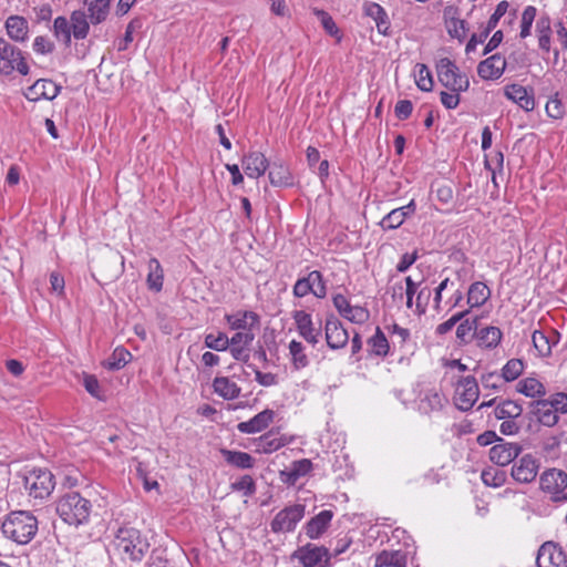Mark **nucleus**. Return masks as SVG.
Segmentation results:
<instances>
[{"instance_id": "obj_45", "label": "nucleus", "mask_w": 567, "mask_h": 567, "mask_svg": "<svg viewBox=\"0 0 567 567\" xmlns=\"http://www.w3.org/2000/svg\"><path fill=\"white\" fill-rule=\"evenodd\" d=\"M288 348L292 367L296 370L303 369L309 364L308 357L305 352V347L300 341L291 340Z\"/></svg>"}, {"instance_id": "obj_22", "label": "nucleus", "mask_w": 567, "mask_h": 567, "mask_svg": "<svg viewBox=\"0 0 567 567\" xmlns=\"http://www.w3.org/2000/svg\"><path fill=\"white\" fill-rule=\"evenodd\" d=\"M506 69V60L501 54H494L477 65V74L483 80H497L499 79Z\"/></svg>"}, {"instance_id": "obj_36", "label": "nucleus", "mask_w": 567, "mask_h": 567, "mask_svg": "<svg viewBox=\"0 0 567 567\" xmlns=\"http://www.w3.org/2000/svg\"><path fill=\"white\" fill-rule=\"evenodd\" d=\"M517 391L528 398H542L546 394L545 385L536 378H525L517 383Z\"/></svg>"}, {"instance_id": "obj_30", "label": "nucleus", "mask_w": 567, "mask_h": 567, "mask_svg": "<svg viewBox=\"0 0 567 567\" xmlns=\"http://www.w3.org/2000/svg\"><path fill=\"white\" fill-rule=\"evenodd\" d=\"M214 392L224 400H235L240 395L241 389L227 377H216L213 381Z\"/></svg>"}, {"instance_id": "obj_32", "label": "nucleus", "mask_w": 567, "mask_h": 567, "mask_svg": "<svg viewBox=\"0 0 567 567\" xmlns=\"http://www.w3.org/2000/svg\"><path fill=\"white\" fill-rule=\"evenodd\" d=\"M491 289L482 281L473 282L467 290V305L470 309L483 306L491 298Z\"/></svg>"}, {"instance_id": "obj_59", "label": "nucleus", "mask_w": 567, "mask_h": 567, "mask_svg": "<svg viewBox=\"0 0 567 567\" xmlns=\"http://www.w3.org/2000/svg\"><path fill=\"white\" fill-rule=\"evenodd\" d=\"M404 298L405 305L409 309L414 306V296L419 291L420 284L415 282L411 276L405 277Z\"/></svg>"}, {"instance_id": "obj_50", "label": "nucleus", "mask_w": 567, "mask_h": 567, "mask_svg": "<svg viewBox=\"0 0 567 567\" xmlns=\"http://www.w3.org/2000/svg\"><path fill=\"white\" fill-rule=\"evenodd\" d=\"M537 14V9L534 6H527L523 13L520 20V32L519 37L522 39H526L532 33V27L535 21Z\"/></svg>"}, {"instance_id": "obj_27", "label": "nucleus", "mask_w": 567, "mask_h": 567, "mask_svg": "<svg viewBox=\"0 0 567 567\" xmlns=\"http://www.w3.org/2000/svg\"><path fill=\"white\" fill-rule=\"evenodd\" d=\"M333 512L330 509H323L315 517H312L305 525V533L310 539H318L329 527Z\"/></svg>"}, {"instance_id": "obj_33", "label": "nucleus", "mask_w": 567, "mask_h": 567, "mask_svg": "<svg viewBox=\"0 0 567 567\" xmlns=\"http://www.w3.org/2000/svg\"><path fill=\"white\" fill-rule=\"evenodd\" d=\"M220 453L227 464L237 468L248 470L255 466V460L249 453L226 449H223Z\"/></svg>"}, {"instance_id": "obj_8", "label": "nucleus", "mask_w": 567, "mask_h": 567, "mask_svg": "<svg viewBox=\"0 0 567 567\" xmlns=\"http://www.w3.org/2000/svg\"><path fill=\"white\" fill-rule=\"evenodd\" d=\"M291 559H297L301 567H331L329 549L311 543L296 549L291 555Z\"/></svg>"}, {"instance_id": "obj_41", "label": "nucleus", "mask_w": 567, "mask_h": 567, "mask_svg": "<svg viewBox=\"0 0 567 567\" xmlns=\"http://www.w3.org/2000/svg\"><path fill=\"white\" fill-rule=\"evenodd\" d=\"M72 35L76 40H83L89 33V22L83 11H74L71 14Z\"/></svg>"}, {"instance_id": "obj_37", "label": "nucleus", "mask_w": 567, "mask_h": 567, "mask_svg": "<svg viewBox=\"0 0 567 567\" xmlns=\"http://www.w3.org/2000/svg\"><path fill=\"white\" fill-rule=\"evenodd\" d=\"M111 0H85L90 20L93 24L101 23L109 14Z\"/></svg>"}, {"instance_id": "obj_20", "label": "nucleus", "mask_w": 567, "mask_h": 567, "mask_svg": "<svg viewBox=\"0 0 567 567\" xmlns=\"http://www.w3.org/2000/svg\"><path fill=\"white\" fill-rule=\"evenodd\" d=\"M538 463L534 456L526 454L512 467V476L519 483H530L537 476Z\"/></svg>"}, {"instance_id": "obj_38", "label": "nucleus", "mask_w": 567, "mask_h": 567, "mask_svg": "<svg viewBox=\"0 0 567 567\" xmlns=\"http://www.w3.org/2000/svg\"><path fill=\"white\" fill-rule=\"evenodd\" d=\"M270 184L276 187L291 186L293 177L289 168L285 165H274L268 174Z\"/></svg>"}, {"instance_id": "obj_6", "label": "nucleus", "mask_w": 567, "mask_h": 567, "mask_svg": "<svg viewBox=\"0 0 567 567\" xmlns=\"http://www.w3.org/2000/svg\"><path fill=\"white\" fill-rule=\"evenodd\" d=\"M13 71L27 75L29 73V65L19 48L0 38V74L10 75Z\"/></svg>"}, {"instance_id": "obj_64", "label": "nucleus", "mask_w": 567, "mask_h": 567, "mask_svg": "<svg viewBox=\"0 0 567 567\" xmlns=\"http://www.w3.org/2000/svg\"><path fill=\"white\" fill-rule=\"evenodd\" d=\"M32 48L38 54H49L53 52L54 44L49 38L39 35L34 39Z\"/></svg>"}, {"instance_id": "obj_48", "label": "nucleus", "mask_w": 567, "mask_h": 567, "mask_svg": "<svg viewBox=\"0 0 567 567\" xmlns=\"http://www.w3.org/2000/svg\"><path fill=\"white\" fill-rule=\"evenodd\" d=\"M368 344L370 351L377 355L385 357L389 352V341L380 328H377L375 333L369 339Z\"/></svg>"}, {"instance_id": "obj_31", "label": "nucleus", "mask_w": 567, "mask_h": 567, "mask_svg": "<svg viewBox=\"0 0 567 567\" xmlns=\"http://www.w3.org/2000/svg\"><path fill=\"white\" fill-rule=\"evenodd\" d=\"M8 35L17 42H24L28 39V21L20 16H10L6 21Z\"/></svg>"}, {"instance_id": "obj_5", "label": "nucleus", "mask_w": 567, "mask_h": 567, "mask_svg": "<svg viewBox=\"0 0 567 567\" xmlns=\"http://www.w3.org/2000/svg\"><path fill=\"white\" fill-rule=\"evenodd\" d=\"M540 488L550 495L555 503H567V473L558 468H547L539 478Z\"/></svg>"}, {"instance_id": "obj_12", "label": "nucleus", "mask_w": 567, "mask_h": 567, "mask_svg": "<svg viewBox=\"0 0 567 567\" xmlns=\"http://www.w3.org/2000/svg\"><path fill=\"white\" fill-rule=\"evenodd\" d=\"M536 565L537 567H567V555L559 544L546 542L538 549Z\"/></svg>"}, {"instance_id": "obj_43", "label": "nucleus", "mask_w": 567, "mask_h": 567, "mask_svg": "<svg viewBox=\"0 0 567 567\" xmlns=\"http://www.w3.org/2000/svg\"><path fill=\"white\" fill-rule=\"evenodd\" d=\"M477 327V318L473 320L465 319L456 328V339L460 344H467L475 339V331Z\"/></svg>"}, {"instance_id": "obj_14", "label": "nucleus", "mask_w": 567, "mask_h": 567, "mask_svg": "<svg viewBox=\"0 0 567 567\" xmlns=\"http://www.w3.org/2000/svg\"><path fill=\"white\" fill-rule=\"evenodd\" d=\"M324 334L327 344L332 350L342 349L349 342L348 331L343 328L341 321L333 315L326 319Z\"/></svg>"}, {"instance_id": "obj_26", "label": "nucleus", "mask_w": 567, "mask_h": 567, "mask_svg": "<svg viewBox=\"0 0 567 567\" xmlns=\"http://www.w3.org/2000/svg\"><path fill=\"white\" fill-rule=\"evenodd\" d=\"M474 334L477 347L485 350L497 348L503 339L502 330L495 326L478 328Z\"/></svg>"}, {"instance_id": "obj_52", "label": "nucleus", "mask_w": 567, "mask_h": 567, "mask_svg": "<svg viewBox=\"0 0 567 567\" xmlns=\"http://www.w3.org/2000/svg\"><path fill=\"white\" fill-rule=\"evenodd\" d=\"M341 317L352 323L363 324L369 320L370 313L364 307L351 305Z\"/></svg>"}, {"instance_id": "obj_49", "label": "nucleus", "mask_w": 567, "mask_h": 567, "mask_svg": "<svg viewBox=\"0 0 567 567\" xmlns=\"http://www.w3.org/2000/svg\"><path fill=\"white\" fill-rule=\"evenodd\" d=\"M485 168L492 173V182L496 185V173L504 169V154L502 151H495L491 155H485Z\"/></svg>"}, {"instance_id": "obj_23", "label": "nucleus", "mask_w": 567, "mask_h": 567, "mask_svg": "<svg viewBox=\"0 0 567 567\" xmlns=\"http://www.w3.org/2000/svg\"><path fill=\"white\" fill-rule=\"evenodd\" d=\"M291 442L286 435L278 431L270 430L256 440V451L258 453L270 454Z\"/></svg>"}, {"instance_id": "obj_1", "label": "nucleus", "mask_w": 567, "mask_h": 567, "mask_svg": "<svg viewBox=\"0 0 567 567\" xmlns=\"http://www.w3.org/2000/svg\"><path fill=\"white\" fill-rule=\"evenodd\" d=\"M3 535L20 545L30 543L38 532V519L28 511H14L1 525Z\"/></svg>"}, {"instance_id": "obj_58", "label": "nucleus", "mask_w": 567, "mask_h": 567, "mask_svg": "<svg viewBox=\"0 0 567 567\" xmlns=\"http://www.w3.org/2000/svg\"><path fill=\"white\" fill-rule=\"evenodd\" d=\"M546 400L558 415L559 413L567 414V394L565 392L554 393Z\"/></svg>"}, {"instance_id": "obj_40", "label": "nucleus", "mask_w": 567, "mask_h": 567, "mask_svg": "<svg viewBox=\"0 0 567 567\" xmlns=\"http://www.w3.org/2000/svg\"><path fill=\"white\" fill-rule=\"evenodd\" d=\"M53 34L58 41L69 47L71 44L72 27L71 20L65 17H58L53 22Z\"/></svg>"}, {"instance_id": "obj_19", "label": "nucleus", "mask_w": 567, "mask_h": 567, "mask_svg": "<svg viewBox=\"0 0 567 567\" xmlns=\"http://www.w3.org/2000/svg\"><path fill=\"white\" fill-rule=\"evenodd\" d=\"M255 339L254 332H236L229 339V351L231 357L240 362L248 363L250 354L249 347Z\"/></svg>"}, {"instance_id": "obj_61", "label": "nucleus", "mask_w": 567, "mask_h": 567, "mask_svg": "<svg viewBox=\"0 0 567 567\" xmlns=\"http://www.w3.org/2000/svg\"><path fill=\"white\" fill-rule=\"evenodd\" d=\"M431 296L432 291L427 287H424L417 291L414 300L417 313H425Z\"/></svg>"}, {"instance_id": "obj_24", "label": "nucleus", "mask_w": 567, "mask_h": 567, "mask_svg": "<svg viewBox=\"0 0 567 567\" xmlns=\"http://www.w3.org/2000/svg\"><path fill=\"white\" fill-rule=\"evenodd\" d=\"M241 166L249 178H259L269 167V162L261 152H249L244 155Z\"/></svg>"}, {"instance_id": "obj_28", "label": "nucleus", "mask_w": 567, "mask_h": 567, "mask_svg": "<svg viewBox=\"0 0 567 567\" xmlns=\"http://www.w3.org/2000/svg\"><path fill=\"white\" fill-rule=\"evenodd\" d=\"M532 412L536 420L544 426H555L559 421V415L546 399H539L532 403Z\"/></svg>"}, {"instance_id": "obj_57", "label": "nucleus", "mask_w": 567, "mask_h": 567, "mask_svg": "<svg viewBox=\"0 0 567 567\" xmlns=\"http://www.w3.org/2000/svg\"><path fill=\"white\" fill-rule=\"evenodd\" d=\"M482 481L487 486L498 487L504 483L505 474L496 470L483 471Z\"/></svg>"}, {"instance_id": "obj_13", "label": "nucleus", "mask_w": 567, "mask_h": 567, "mask_svg": "<svg viewBox=\"0 0 567 567\" xmlns=\"http://www.w3.org/2000/svg\"><path fill=\"white\" fill-rule=\"evenodd\" d=\"M297 331L308 343L316 346L321 338V327H316L310 313L305 310H295L291 315Z\"/></svg>"}, {"instance_id": "obj_21", "label": "nucleus", "mask_w": 567, "mask_h": 567, "mask_svg": "<svg viewBox=\"0 0 567 567\" xmlns=\"http://www.w3.org/2000/svg\"><path fill=\"white\" fill-rule=\"evenodd\" d=\"M446 399L444 394L435 388H426L420 391L417 409L423 414H430L440 411Z\"/></svg>"}, {"instance_id": "obj_47", "label": "nucleus", "mask_w": 567, "mask_h": 567, "mask_svg": "<svg viewBox=\"0 0 567 567\" xmlns=\"http://www.w3.org/2000/svg\"><path fill=\"white\" fill-rule=\"evenodd\" d=\"M415 84L424 92H431L433 90V78L430 69L422 63L415 66Z\"/></svg>"}, {"instance_id": "obj_56", "label": "nucleus", "mask_w": 567, "mask_h": 567, "mask_svg": "<svg viewBox=\"0 0 567 567\" xmlns=\"http://www.w3.org/2000/svg\"><path fill=\"white\" fill-rule=\"evenodd\" d=\"M532 341L535 347V349L542 354V355H548L551 352V342L549 341L548 337L542 332V331H534L532 336Z\"/></svg>"}, {"instance_id": "obj_10", "label": "nucleus", "mask_w": 567, "mask_h": 567, "mask_svg": "<svg viewBox=\"0 0 567 567\" xmlns=\"http://www.w3.org/2000/svg\"><path fill=\"white\" fill-rule=\"evenodd\" d=\"M292 293L297 298L312 293L316 298L323 299L327 296V284L322 274L319 270H312L299 278L292 287Z\"/></svg>"}, {"instance_id": "obj_25", "label": "nucleus", "mask_w": 567, "mask_h": 567, "mask_svg": "<svg viewBox=\"0 0 567 567\" xmlns=\"http://www.w3.org/2000/svg\"><path fill=\"white\" fill-rule=\"evenodd\" d=\"M274 417L275 412L270 409H266L256 414L250 420L238 423L237 429L240 433L244 434H255L267 429L274 421Z\"/></svg>"}, {"instance_id": "obj_17", "label": "nucleus", "mask_w": 567, "mask_h": 567, "mask_svg": "<svg viewBox=\"0 0 567 567\" xmlns=\"http://www.w3.org/2000/svg\"><path fill=\"white\" fill-rule=\"evenodd\" d=\"M61 91V86H59L55 82L48 79L37 80L31 86H29L24 91V96L29 101H40V100H54Z\"/></svg>"}, {"instance_id": "obj_7", "label": "nucleus", "mask_w": 567, "mask_h": 567, "mask_svg": "<svg viewBox=\"0 0 567 567\" xmlns=\"http://www.w3.org/2000/svg\"><path fill=\"white\" fill-rule=\"evenodd\" d=\"M24 485L31 497L44 499L53 492L55 481L47 468H34L24 477Z\"/></svg>"}, {"instance_id": "obj_29", "label": "nucleus", "mask_w": 567, "mask_h": 567, "mask_svg": "<svg viewBox=\"0 0 567 567\" xmlns=\"http://www.w3.org/2000/svg\"><path fill=\"white\" fill-rule=\"evenodd\" d=\"M374 567H408L406 553L402 550H382L375 555Z\"/></svg>"}, {"instance_id": "obj_55", "label": "nucleus", "mask_w": 567, "mask_h": 567, "mask_svg": "<svg viewBox=\"0 0 567 567\" xmlns=\"http://www.w3.org/2000/svg\"><path fill=\"white\" fill-rule=\"evenodd\" d=\"M233 491L243 492L245 496H251L256 492V483L250 475H244L230 484Z\"/></svg>"}, {"instance_id": "obj_62", "label": "nucleus", "mask_w": 567, "mask_h": 567, "mask_svg": "<svg viewBox=\"0 0 567 567\" xmlns=\"http://www.w3.org/2000/svg\"><path fill=\"white\" fill-rule=\"evenodd\" d=\"M509 4L507 1H501L497 6H496V9L494 11V13L489 17L488 21H487V24H486V29L488 31L492 32V30H494L498 23V21L501 20V18L503 16H505V13L507 12V9H508Z\"/></svg>"}, {"instance_id": "obj_15", "label": "nucleus", "mask_w": 567, "mask_h": 567, "mask_svg": "<svg viewBox=\"0 0 567 567\" xmlns=\"http://www.w3.org/2000/svg\"><path fill=\"white\" fill-rule=\"evenodd\" d=\"M522 452L518 443L506 442L499 439V442L491 447L489 460L498 466H506L512 463Z\"/></svg>"}, {"instance_id": "obj_54", "label": "nucleus", "mask_w": 567, "mask_h": 567, "mask_svg": "<svg viewBox=\"0 0 567 567\" xmlns=\"http://www.w3.org/2000/svg\"><path fill=\"white\" fill-rule=\"evenodd\" d=\"M404 221L403 213L394 208L381 219L380 226L384 230H392L399 228Z\"/></svg>"}, {"instance_id": "obj_60", "label": "nucleus", "mask_w": 567, "mask_h": 567, "mask_svg": "<svg viewBox=\"0 0 567 567\" xmlns=\"http://www.w3.org/2000/svg\"><path fill=\"white\" fill-rule=\"evenodd\" d=\"M255 372L256 381L262 386H272L278 384V377L271 372H261L256 367L248 364Z\"/></svg>"}, {"instance_id": "obj_34", "label": "nucleus", "mask_w": 567, "mask_h": 567, "mask_svg": "<svg viewBox=\"0 0 567 567\" xmlns=\"http://www.w3.org/2000/svg\"><path fill=\"white\" fill-rule=\"evenodd\" d=\"M148 274L146 278L150 290L159 292L163 289L164 270L157 258H151L147 264Z\"/></svg>"}, {"instance_id": "obj_18", "label": "nucleus", "mask_w": 567, "mask_h": 567, "mask_svg": "<svg viewBox=\"0 0 567 567\" xmlns=\"http://www.w3.org/2000/svg\"><path fill=\"white\" fill-rule=\"evenodd\" d=\"M504 95L526 112H530L535 109L533 89H527L520 84L513 83L504 87Z\"/></svg>"}, {"instance_id": "obj_2", "label": "nucleus", "mask_w": 567, "mask_h": 567, "mask_svg": "<svg viewBox=\"0 0 567 567\" xmlns=\"http://www.w3.org/2000/svg\"><path fill=\"white\" fill-rule=\"evenodd\" d=\"M55 511L64 523L78 527L89 523L92 504L80 493L70 492L59 498Z\"/></svg>"}, {"instance_id": "obj_39", "label": "nucleus", "mask_w": 567, "mask_h": 567, "mask_svg": "<svg viewBox=\"0 0 567 567\" xmlns=\"http://www.w3.org/2000/svg\"><path fill=\"white\" fill-rule=\"evenodd\" d=\"M522 413V405L513 400L502 401L494 410V414L498 420L517 419Z\"/></svg>"}, {"instance_id": "obj_53", "label": "nucleus", "mask_w": 567, "mask_h": 567, "mask_svg": "<svg viewBox=\"0 0 567 567\" xmlns=\"http://www.w3.org/2000/svg\"><path fill=\"white\" fill-rule=\"evenodd\" d=\"M432 194L435 199L443 206L450 205L453 202V189L447 184L435 183L432 184Z\"/></svg>"}, {"instance_id": "obj_11", "label": "nucleus", "mask_w": 567, "mask_h": 567, "mask_svg": "<svg viewBox=\"0 0 567 567\" xmlns=\"http://www.w3.org/2000/svg\"><path fill=\"white\" fill-rule=\"evenodd\" d=\"M480 389L474 377L461 378L455 386V403L462 411H468L478 400Z\"/></svg>"}, {"instance_id": "obj_46", "label": "nucleus", "mask_w": 567, "mask_h": 567, "mask_svg": "<svg viewBox=\"0 0 567 567\" xmlns=\"http://www.w3.org/2000/svg\"><path fill=\"white\" fill-rule=\"evenodd\" d=\"M449 13H450V10L444 11L445 24H446V30H447L449 34L452 38L463 41L466 35V31H467L466 22L458 18H454V17L449 18Z\"/></svg>"}, {"instance_id": "obj_16", "label": "nucleus", "mask_w": 567, "mask_h": 567, "mask_svg": "<svg viewBox=\"0 0 567 567\" xmlns=\"http://www.w3.org/2000/svg\"><path fill=\"white\" fill-rule=\"evenodd\" d=\"M225 320L231 330L237 332H254L259 327L260 317L250 310H239L235 313L225 315Z\"/></svg>"}, {"instance_id": "obj_4", "label": "nucleus", "mask_w": 567, "mask_h": 567, "mask_svg": "<svg viewBox=\"0 0 567 567\" xmlns=\"http://www.w3.org/2000/svg\"><path fill=\"white\" fill-rule=\"evenodd\" d=\"M435 68L439 82L449 91L466 92L470 89L468 76L461 72L460 68L451 59H440Z\"/></svg>"}, {"instance_id": "obj_35", "label": "nucleus", "mask_w": 567, "mask_h": 567, "mask_svg": "<svg viewBox=\"0 0 567 567\" xmlns=\"http://www.w3.org/2000/svg\"><path fill=\"white\" fill-rule=\"evenodd\" d=\"M363 8L365 14L375 21L379 32L385 33L389 28V20L384 8L377 2H365Z\"/></svg>"}, {"instance_id": "obj_44", "label": "nucleus", "mask_w": 567, "mask_h": 567, "mask_svg": "<svg viewBox=\"0 0 567 567\" xmlns=\"http://www.w3.org/2000/svg\"><path fill=\"white\" fill-rule=\"evenodd\" d=\"M131 353L123 347H117L103 365L110 371H117L125 367L131 359Z\"/></svg>"}, {"instance_id": "obj_3", "label": "nucleus", "mask_w": 567, "mask_h": 567, "mask_svg": "<svg viewBox=\"0 0 567 567\" xmlns=\"http://www.w3.org/2000/svg\"><path fill=\"white\" fill-rule=\"evenodd\" d=\"M114 546L123 559L141 561L150 548V544L141 532L134 527H121L115 534Z\"/></svg>"}, {"instance_id": "obj_9", "label": "nucleus", "mask_w": 567, "mask_h": 567, "mask_svg": "<svg viewBox=\"0 0 567 567\" xmlns=\"http://www.w3.org/2000/svg\"><path fill=\"white\" fill-rule=\"evenodd\" d=\"M305 505L293 504L279 511L270 523L272 533H291L305 516Z\"/></svg>"}, {"instance_id": "obj_51", "label": "nucleus", "mask_w": 567, "mask_h": 567, "mask_svg": "<svg viewBox=\"0 0 567 567\" xmlns=\"http://www.w3.org/2000/svg\"><path fill=\"white\" fill-rule=\"evenodd\" d=\"M205 347L215 351H226L229 348V338L226 333L219 332L217 336L208 333L204 340Z\"/></svg>"}, {"instance_id": "obj_63", "label": "nucleus", "mask_w": 567, "mask_h": 567, "mask_svg": "<svg viewBox=\"0 0 567 567\" xmlns=\"http://www.w3.org/2000/svg\"><path fill=\"white\" fill-rule=\"evenodd\" d=\"M462 92L442 91L440 93V100L442 105L447 110H454L461 102L460 94Z\"/></svg>"}, {"instance_id": "obj_42", "label": "nucleus", "mask_w": 567, "mask_h": 567, "mask_svg": "<svg viewBox=\"0 0 567 567\" xmlns=\"http://www.w3.org/2000/svg\"><path fill=\"white\" fill-rule=\"evenodd\" d=\"M525 363L520 359L508 360L501 370L503 382H512L518 379L524 372Z\"/></svg>"}]
</instances>
